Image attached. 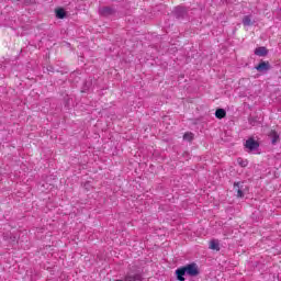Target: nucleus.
Masks as SVG:
<instances>
[{
	"label": "nucleus",
	"instance_id": "f257e3e1",
	"mask_svg": "<svg viewBox=\"0 0 281 281\" xmlns=\"http://www.w3.org/2000/svg\"><path fill=\"white\" fill-rule=\"evenodd\" d=\"M198 274L199 266H196V263H190L176 270L177 280L179 281H186V278H183V276H190L191 278H194Z\"/></svg>",
	"mask_w": 281,
	"mask_h": 281
},
{
	"label": "nucleus",
	"instance_id": "9b49d317",
	"mask_svg": "<svg viewBox=\"0 0 281 281\" xmlns=\"http://www.w3.org/2000/svg\"><path fill=\"white\" fill-rule=\"evenodd\" d=\"M183 139L186 142H192L194 139V134H192V132H187L184 135H183Z\"/></svg>",
	"mask_w": 281,
	"mask_h": 281
},
{
	"label": "nucleus",
	"instance_id": "1a4fd4ad",
	"mask_svg": "<svg viewBox=\"0 0 281 281\" xmlns=\"http://www.w3.org/2000/svg\"><path fill=\"white\" fill-rule=\"evenodd\" d=\"M243 25H245L246 27H249L250 25H252V23H251V16L245 15V16L243 18Z\"/></svg>",
	"mask_w": 281,
	"mask_h": 281
},
{
	"label": "nucleus",
	"instance_id": "423d86ee",
	"mask_svg": "<svg viewBox=\"0 0 281 281\" xmlns=\"http://www.w3.org/2000/svg\"><path fill=\"white\" fill-rule=\"evenodd\" d=\"M269 54V50L267 49V47L261 46V47H257L255 49V55L256 56H267Z\"/></svg>",
	"mask_w": 281,
	"mask_h": 281
},
{
	"label": "nucleus",
	"instance_id": "ddd939ff",
	"mask_svg": "<svg viewBox=\"0 0 281 281\" xmlns=\"http://www.w3.org/2000/svg\"><path fill=\"white\" fill-rule=\"evenodd\" d=\"M237 189V196H239V199H243V196H245V193H243V190H240V182L235 183V188Z\"/></svg>",
	"mask_w": 281,
	"mask_h": 281
},
{
	"label": "nucleus",
	"instance_id": "20e7f679",
	"mask_svg": "<svg viewBox=\"0 0 281 281\" xmlns=\"http://www.w3.org/2000/svg\"><path fill=\"white\" fill-rule=\"evenodd\" d=\"M209 249H212L213 251H221V243L218 239H212L209 244Z\"/></svg>",
	"mask_w": 281,
	"mask_h": 281
},
{
	"label": "nucleus",
	"instance_id": "4468645a",
	"mask_svg": "<svg viewBox=\"0 0 281 281\" xmlns=\"http://www.w3.org/2000/svg\"><path fill=\"white\" fill-rule=\"evenodd\" d=\"M178 10H183V8H178Z\"/></svg>",
	"mask_w": 281,
	"mask_h": 281
},
{
	"label": "nucleus",
	"instance_id": "f8f14e48",
	"mask_svg": "<svg viewBox=\"0 0 281 281\" xmlns=\"http://www.w3.org/2000/svg\"><path fill=\"white\" fill-rule=\"evenodd\" d=\"M237 164L241 167V168H247V166H249V161L243 159V158H238L237 159Z\"/></svg>",
	"mask_w": 281,
	"mask_h": 281
},
{
	"label": "nucleus",
	"instance_id": "0eeeda50",
	"mask_svg": "<svg viewBox=\"0 0 281 281\" xmlns=\"http://www.w3.org/2000/svg\"><path fill=\"white\" fill-rule=\"evenodd\" d=\"M55 13L57 19H65L67 16V12L63 8L56 9Z\"/></svg>",
	"mask_w": 281,
	"mask_h": 281
},
{
	"label": "nucleus",
	"instance_id": "f03ea898",
	"mask_svg": "<svg viewBox=\"0 0 281 281\" xmlns=\"http://www.w3.org/2000/svg\"><path fill=\"white\" fill-rule=\"evenodd\" d=\"M99 14L101 16H113V14H115V9L111 7H102L99 9Z\"/></svg>",
	"mask_w": 281,
	"mask_h": 281
},
{
	"label": "nucleus",
	"instance_id": "7ed1b4c3",
	"mask_svg": "<svg viewBox=\"0 0 281 281\" xmlns=\"http://www.w3.org/2000/svg\"><path fill=\"white\" fill-rule=\"evenodd\" d=\"M259 146L260 144H258L254 138H248L245 144V147L248 148V150H256Z\"/></svg>",
	"mask_w": 281,
	"mask_h": 281
},
{
	"label": "nucleus",
	"instance_id": "6e6552de",
	"mask_svg": "<svg viewBox=\"0 0 281 281\" xmlns=\"http://www.w3.org/2000/svg\"><path fill=\"white\" fill-rule=\"evenodd\" d=\"M225 115H227V112H225L224 109H217L215 112V116L217 117V120H223Z\"/></svg>",
	"mask_w": 281,
	"mask_h": 281
},
{
	"label": "nucleus",
	"instance_id": "39448f33",
	"mask_svg": "<svg viewBox=\"0 0 281 281\" xmlns=\"http://www.w3.org/2000/svg\"><path fill=\"white\" fill-rule=\"evenodd\" d=\"M257 71H269L271 66L269 61H261L258 66H256Z\"/></svg>",
	"mask_w": 281,
	"mask_h": 281
},
{
	"label": "nucleus",
	"instance_id": "9d476101",
	"mask_svg": "<svg viewBox=\"0 0 281 281\" xmlns=\"http://www.w3.org/2000/svg\"><path fill=\"white\" fill-rule=\"evenodd\" d=\"M270 137L272 138V144H278V139H280V135L276 131L270 132Z\"/></svg>",
	"mask_w": 281,
	"mask_h": 281
}]
</instances>
